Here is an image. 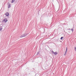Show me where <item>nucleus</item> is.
<instances>
[{"instance_id":"obj_1","label":"nucleus","mask_w":76,"mask_h":76,"mask_svg":"<svg viewBox=\"0 0 76 76\" xmlns=\"http://www.w3.org/2000/svg\"><path fill=\"white\" fill-rule=\"evenodd\" d=\"M5 15L7 17L9 16V13L8 12L6 13Z\"/></svg>"},{"instance_id":"obj_2","label":"nucleus","mask_w":76,"mask_h":76,"mask_svg":"<svg viewBox=\"0 0 76 76\" xmlns=\"http://www.w3.org/2000/svg\"><path fill=\"white\" fill-rule=\"evenodd\" d=\"M26 35L25 34H24L20 37V38H22V37H26Z\"/></svg>"},{"instance_id":"obj_3","label":"nucleus","mask_w":76,"mask_h":76,"mask_svg":"<svg viewBox=\"0 0 76 76\" xmlns=\"http://www.w3.org/2000/svg\"><path fill=\"white\" fill-rule=\"evenodd\" d=\"M8 20H7V18H5L4 20V22H7Z\"/></svg>"},{"instance_id":"obj_4","label":"nucleus","mask_w":76,"mask_h":76,"mask_svg":"<svg viewBox=\"0 0 76 76\" xmlns=\"http://www.w3.org/2000/svg\"><path fill=\"white\" fill-rule=\"evenodd\" d=\"M67 48H66V50L65 51V54H64V56H66V53H67Z\"/></svg>"},{"instance_id":"obj_5","label":"nucleus","mask_w":76,"mask_h":76,"mask_svg":"<svg viewBox=\"0 0 76 76\" xmlns=\"http://www.w3.org/2000/svg\"><path fill=\"white\" fill-rule=\"evenodd\" d=\"M52 53H54V54L55 55H56V54H57V52H54L53 51H52Z\"/></svg>"},{"instance_id":"obj_6","label":"nucleus","mask_w":76,"mask_h":76,"mask_svg":"<svg viewBox=\"0 0 76 76\" xmlns=\"http://www.w3.org/2000/svg\"><path fill=\"white\" fill-rule=\"evenodd\" d=\"M10 7H11V6H10V4L8 5V8H10Z\"/></svg>"},{"instance_id":"obj_7","label":"nucleus","mask_w":76,"mask_h":76,"mask_svg":"<svg viewBox=\"0 0 76 76\" xmlns=\"http://www.w3.org/2000/svg\"><path fill=\"white\" fill-rule=\"evenodd\" d=\"M15 0H12L11 3H13V2H14V1H15Z\"/></svg>"},{"instance_id":"obj_8","label":"nucleus","mask_w":76,"mask_h":76,"mask_svg":"<svg viewBox=\"0 0 76 76\" xmlns=\"http://www.w3.org/2000/svg\"><path fill=\"white\" fill-rule=\"evenodd\" d=\"M63 37H61V40L63 39Z\"/></svg>"},{"instance_id":"obj_9","label":"nucleus","mask_w":76,"mask_h":76,"mask_svg":"<svg viewBox=\"0 0 76 76\" xmlns=\"http://www.w3.org/2000/svg\"><path fill=\"white\" fill-rule=\"evenodd\" d=\"M71 31H72V32H73V29L72 28Z\"/></svg>"},{"instance_id":"obj_10","label":"nucleus","mask_w":76,"mask_h":76,"mask_svg":"<svg viewBox=\"0 0 76 76\" xmlns=\"http://www.w3.org/2000/svg\"><path fill=\"white\" fill-rule=\"evenodd\" d=\"M1 30H2V28H0V31H1Z\"/></svg>"},{"instance_id":"obj_11","label":"nucleus","mask_w":76,"mask_h":76,"mask_svg":"<svg viewBox=\"0 0 76 76\" xmlns=\"http://www.w3.org/2000/svg\"><path fill=\"white\" fill-rule=\"evenodd\" d=\"M75 51H76V47H75Z\"/></svg>"}]
</instances>
